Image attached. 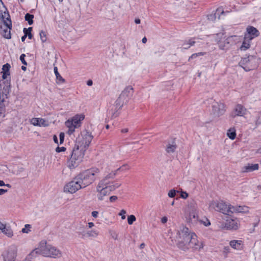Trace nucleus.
<instances>
[{
  "label": "nucleus",
  "instance_id": "bb28decb",
  "mask_svg": "<svg viewBox=\"0 0 261 261\" xmlns=\"http://www.w3.org/2000/svg\"><path fill=\"white\" fill-rule=\"evenodd\" d=\"M219 206H222V204H220V201H215L213 200L210 202L208 208L210 211L215 210L218 211Z\"/></svg>",
  "mask_w": 261,
  "mask_h": 261
},
{
  "label": "nucleus",
  "instance_id": "412c9836",
  "mask_svg": "<svg viewBox=\"0 0 261 261\" xmlns=\"http://www.w3.org/2000/svg\"><path fill=\"white\" fill-rule=\"evenodd\" d=\"M247 109L240 104L237 105L233 111V117L243 116L247 113Z\"/></svg>",
  "mask_w": 261,
  "mask_h": 261
},
{
  "label": "nucleus",
  "instance_id": "2f4dec72",
  "mask_svg": "<svg viewBox=\"0 0 261 261\" xmlns=\"http://www.w3.org/2000/svg\"><path fill=\"white\" fill-rule=\"evenodd\" d=\"M2 15V17L4 21L9 22L10 21H11L10 18V15L7 11V9L6 10L3 9V11L2 12V14H1Z\"/></svg>",
  "mask_w": 261,
  "mask_h": 261
},
{
  "label": "nucleus",
  "instance_id": "5fc2aeb1",
  "mask_svg": "<svg viewBox=\"0 0 261 261\" xmlns=\"http://www.w3.org/2000/svg\"><path fill=\"white\" fill-rule=\"evenodd\" d=\"M117 199V197L116 196H112L110 197V201L111 202L115 201Z\"/></svg>",
  "mask_w": 261,
  "mask_h": 261
},
{
  "label": "nucleus",
  "instance_id": "6e6d98bb",
  "mask_svg": "<svg viewBox=\"0 0 261 261\" xmlns=\"http://www.w3.org/2000/svg\"><path fill=\"white\" fill-rule=\"evenodd\" d=\"M91 215L94 218H97L98 215V212L97 211H93Z\"/></svg>",
  "mask_w": 261,
  "mask_h": 261
},
{
  "label": "nucleus",
  "instance_id": "a19ab883",
  "mask_svg": "<svg viewBox=\"0 0 261 261\" xmlns=\"http://www.w3.org/2000/svg\"><path fill=\"white\" fill-rule=\"evenodd\" d=\"M40 37L42 42H45L46 41V36L45 32L41 31L40 32Z\"/></svg>",
  "mask_w": 261,
  "mask_h": 261
},
{
  "label": "nucleus",
  "instance_id": "a18cd8bd",
  "mask_svg": "<svg viewBox=\"0 0 261 261\" xmlns=\"http://www.w3.org/2000/svg\"><path fill=\"white\" fill-rule=\"evenodd\" d=\"M3 9L6 10V8L4 6V3H3L2 1L0 0V14H2Z\"/></svg>",
  "mask_w": 261,
  "mask_h": 261
},
{
  "label": "nucleus",
  "instance_id": "37998d69",
  "mask_svg": "<svg viewBox=\"0 0 261 261\" xmlns=\"http://www.w3.org/2000/svg\"><path fill=\"white\" fill-rule=\"evenodd\" d=\"M176 193V191L174 189H172L169 191L168 195L169 197L173 198L175 196Z\"/></svg>",
  "mask_w": 261,
  "mask_h": 261
},
{
  "label": "nucleus",
  "instance_id": "c03bdc74",
  "mask_svg": "<svg viewBox=\"0 0 261 261\" xmlns=\"http://www.w3.org/2000/svg\"><path fill=\"white\" fill-rule=\"evenodd\" d=\"M197 215L195 212H192L189 215V219L192 221L193 219H196Z\"/></svg>",
  "mask_w": 261,
  "mask_h": 261
},
{
  "label": "nucleus",
  "instance_id": "7ed1b4c3",
  "mask_svg": "<svg viewBox=\"0 0 261 261\" xmlns=\"http://www.w3.org/2000/svg\"><path fill=\"white\" fill-rule=\"evenodd\" d=\"M99 170L97 168H92L85 170L78 175L77 179L80 180L83 187L85 188L91 184L96 178Z\"/></svg>",
  "mask_w": 261,
  "mask_h": 261
},
{
  "label": "nucleus",
  "instance_id": "de8ad7c7",
  "mask_svg": "<svg viewBox=\"0 0 261 261\" xmlns=\"http://www.w3.org/2000/svg\"><path fill=\"white\" fill-rule=\"evenodd\" d=\"M126 211L124 210H122L119 214V215L121 216V219L124 220L125 219Z\"/></svg>",
  "mask_w": 261,
  "mask_h": 261
},
{
  "label": "nucleus",
  "instance_id": "4c0bfd02",
  "mask_svg": "<svg viewBox=\"0 0 261 261\" xmlns=\"http://www.w3.org/2000/svg\"><path fill=\"white\" fill-rule=\"evenodd\" d=\"M119 110H115V107L114 106H113L111 110L109 111V114H110L112 117H116L118 116V111Z\"/></svg>",
  "mask_w": 261,
  "mask_h": 261
},
{
  "label": "nucleus",
  "instance_id": "052dcab7",
  "mask_svg": "<svg viewBox=\"0 0 261 261\" xmlns=\"http://www.w3.org/2000/svg\"><path fill=\"white\" fill-rule=\"evenodd\" d=\"M5 227H6L5 225L3 223H2L0 221V230H1L2 231L4 229H5Z\"/></svg>",
  "mask_w": 261,
  "mask_h": 261
},
{
  "label": "nucleus",
  "instance_id": "39448f33",
  "mask_svg": "<svg viewBox=\"0 0 261 261\" xmlns=\"http://www.w3.org/2000/svg\"><path fill=\"white\" fill-rule=\"evenodd\" d=\"M177 246L182 250H186L189 248L200 249L203 247V242L197 240V236L194 233H192V236L188 241L186 242L180 241L178 243Z\"/></svg>",
  "mask_w": 261,
  "mask_h": 261
},
{
  "label": "nucleus",
  "instance_id": "a878e982",
  "mask_svg": "<svg viewBox=\"0 0 261 261\" xmlns=\"http://www.w3.org/2000/svg\"><path fill=\"white\" fill-rule=\"evenodd\" d=\"M10 65L8 63H7L3 65L2 71V73H3L2 77L3 79H7L8 76L10 75Z\"/></svg>",
  "mask_w": 261,
  "mask_h": 261
},
{
  "label": "nucleus",
  "instance_id": "e2e57ef3",
  "mask_svg": "<svg viewBox=\"0 0 261 261\" xmlns=\"http://www.w3.org/2000/svg\"><path fill=\"white\" fill-rule=\"evenodd\" d=\"M31 31H28L27 36H28V38L29 39H31L33 37V35L32 34Z\"/></svg>",
  "mask_w": 261,
  "mask_h": 261
},
{
  "label": "nucleus",
  "instance_id": "c85d7f7f",
  "mask_svg": "<svg viewBox=\"0 0 261 261\" xmlns=\"http://www.w3.org/2000/svg\"><path fill=\"white\" fill-rule=\"evenodd\" d=\"M176 148V144L175 142L173 140L171 143H169L167 145L166 151L169 153H173L174 152Z\"/></svg>",
  "mask_w": 261,
  "mask_h": 261
},
{
  "label": "nucleus",
  "instance_id": "423d86ee",
  "mask_svg": "<svg viewBox=\"0 0 261 261\" xmlns=\"http://www.w3.org/2000/svg\"><path fill=\"white\" fill-rule=\"evenodd\" d=\"M84 115L83 114L76 115L65 122V125L68 128L67 133L69 135L72 134L75 131V128L81 126V121L84 120Z\"/></svg>",
  "mask_w": 261,
  "mask_h": 261
},
{
  "label": "nucleus",
  "instance_id": "4be33fe9",
  "mask_svg": "<svg viewBox=\"0 0 261 261\" xmlns=\"http://www.w3.org/2000/svg\"><path fill=\"white\" fill-rule=\"evenodd\" d=\"M133 93V88L132 86H127L121 93L120 96L126 101L132 95Z\"/></svg>",
  "mask_w": 261,
  "mask_h": 261
},
{
  "label": "nucleus",
  "instance_id": "aec40b11",
  "mask_svg": "<svg viewBox=\"0 0 261 261\" xmlns=\"http://www.w3.org/2000/svg\"><path fill=\"white\" fill-rule=\"evenodd\" d=\"M220 204H222V206H219L218 212L227 215H230L232 214L231 205L227 204L222 201H220Z\"/></svg>",
  "mask_w": 261,
  "mask_h": 261
},
{
  "label": "nucleus",
  "instance_id": "49530a36",
  "mask_svg": "<svg viewBox=\"0 0 261 261\" xmlns=\"http://www.w3.org/2000/svg\"><path fill=\"white\" fill-rule=\"evenodd\" d=\"M25 57V55L24 54H21L20 57V61H21L23 65H27V62L24 60V57Z\"/></svg>",
  "mask_w": 261,
  "mask_h": 261
},
{
  "label": "nucleus",
  "instance_id": "7c9ffc66",
  "mask_svg": "<svg viewBox=\"0 0 261 261\" xmlns=\"http://www.w3.org/2000/svg\"><path fill=\"white\" fill-rule=\"evenodd\" d=\"M54 70L55 74L56 75L57 80V83H63L65 82V80L61 76V75L59 74V73L58 71V68L57 67L55 66L54 68Z\"/></svg>",
  "mask_w": 261,
  "mask_h": 261
},
{
  "label": "nucleus",
  "instance_id": "f257e3e1",
  "mask_svg": "<svg viewBox=\"0 0 261 261\" xmlns=\"http://www.w3.org/2000/svg\"><path fill=\"white\" fill-rule=\"evenodd\" d=\"M115 176V173L109 174L98 182L96 188L97 197L98 200H103L106 196L109 195L111 192L121 186V184H114L112 182V180Z\"/></svg>",
  "mask_w": 261,
  "mask_h": 261
},
{
  "label": "nucleus",
  "instance_id": "8fccbe9b",
  "mask_svg": "<svg viewBox=\"0 0 261 261\" xmlns=\"http://www.w3.org/2000/svg\"><path fill=\"white\" fill-rule=\"evenodd\" d=\"M216 14H210L207 16V18L209 20L214 21L216 19Z\"/></svg>",
  "mask_w": 261,
  "mask_h": 261
},
{
  "label": "nucleus",
  "instance_id": "9b49d317",
  "mask_svg": "<svg viewBox=\"0 0 261 261\" xmlns=\"http://www.w3.org/2000/svg\"><path fill=\"white\" fill-rule=\"evenodd\" d=\"M84 188L77 177L74 180L67 183L64 187V191L65 192L73 194L79 190Z\"/></svg>",
  "mask_w": 261,
  "mask_h": 261
},
{
  "label": "nucleus",
  "instance_id": "774afa93",
  "mask_svg": "<svg viewBox=\"0 0 261 261\" xmlns=\"http://www.w3.org/2000/svg\"><path fill=\"white\" fill-rule=\"evenodd\" d=\"M53 139H54V142L57 143V144H58V138L56 136V135H54V137H53Z\"/></svg>",
  "mask_w": 261,
  "mask_h": 261
},
{
  "label": "nucleus",
  "instance_id": "603ef678",
  "mask_svg": "<svg viewBox=\"0 0 261 261\" xmlns=\"http://www.w3.org/2000/svg\"><path fill=\"white\" fill-rule=\"evenodd\" d=\"M256 124H261V112L258 114V116L256 120Z\"/></svg>",
  "mask_w": 261,
  "mask_h": 261
},
{
  "label": "nucleus",
  "instance_id": "79ce46f5",
  "mask_svg": "<svg viewBox=\"0 0 261 261\" xmlns=\"http://www.w3.org/2000/svg\"><path fill=\"white\" fill-rule=\"evenodd\" d=\"M31 227V225L25 224L24 227L22 229L21 231L23 233H28L30 231V228Z\"/></svg>",
  "mask_w": 261,
  "mask_h": 261
},
{
  "label": "nucleus",
  "instance_id": "f704fd0d",
  "mask_svg": "<svg viewBox=\"0 0 261 261\" xmlns=\"http://www.w3.org/2000/svg\"><path fill=\"white\" fill-rule=\"evenodd\" d=\"M2 231L10 238L12 237L13 235V231L9 227H5V229H4Z\"/></svg>",
  "mask_w": 261,
  "mask_h": 261
},
{
  "label": "nucleus",
  "instance_id": "c756f323",
  "mask_svg": "<svg viewBox=\"0 0 261 261\" xmlns=\"http://www.w3.org/2000/svg\"><path fill=\"white\" fill-rule=\"evenodd\" d=\"M250 39H247L244 37V40L243 42L242 45L240 47V50L242 51H245L246 49H248L250 46Z\"/></svg>",
  "mask_w": 261,
  "mask_h": 261
},
{
  "label": "nucleus",
  "instance_id": "dca6fc26",
  "mask_svg": "<svg viewBox=\"0 0 261 261\" xmlns=\"http://www.w3.org/2000/svg\"><path fill=\"white\" fill-rule=\"evenodd\" d=\"M240 227V221L237 218L228 219L225 224V228L229 230H237Z\"/></svg>",
  "mask_w": 261,
  "mask_h": 261
},
{
  "label": "nucleus",
  "instance_id": "ea45409f",
  "mask_svg": "<svg viewBox=\"0 0 261 261\" xmlns=\"http://www.w3.org/2000/svg\"><path fill=\"white\" fill-rule=\"evenodd\" d=\"M136 220L135 216L133 215H131L127 217V222L129 225H132Z\"/></svg>",
  "mask_w": 261,
  "mask_h": 261
},
{
  "label": "nucleus",
  "instance_id": "bf43d9fd",
  "mask_svg": "<svg viewBox=\"0 0 261 261\" xmlns=\"http://www.w3.org/2000/svg\"><path fill=\"white\" fill-rule=\"evenodd\" d=\"M7 192V190L0 189V195H2Z\"/></svg>",
  "mask_w": 261,
  "mask_h": 261
},
{
  "label": "nucleus",
  "instance_id": "5701e85b",
  "mask_svg": "<svg viewBox=\"0 0 261 261\" xmlns=\"http://www.w3.org/2000/svg\"><path fill=\"white\" fill-rule=\"evenodd\" d=\"M258 164H247L242 168V172L248 173L252 172L258 169Z\"/></svg>",
  "mask_w": 261,
  "mask_h": 261
},
{
  "label": "nucleus",
  "instance_id": "f3484780",
  "mask_svg": "<svg viewBox=\"0 0 261 261\" xmlns=\"http://www.w3.org/2000/svg\"><path fill=\"white\" fill-rule=\"evenodd\" d=\"M39 255H42V249H41V244L39 243L38 247L33 250L25 257V261H31L36 258Z\"/></svg>",
  "mask_w": 261,
  "mask_h": 261
},
{
  "label": "nucleus",
  "instance_id": "20e7f679",
  "mask_svg": "<svg viewBox=\"0 0 261 261\" xmlns=\"http://www.w3.org/2000/svg\"><path fill=\"white\" fill-rule=\"evenodd\" d=\"M40 244L43 256L54 258H60L62 256V252L60 250L56 247L47 244L46 241H41Z\"/></svg>",
  "mask_w": 261,
  "mask_h": 261
},
{
  "label": "nucleus",
  "instance_id": "0eeeda50",
  "mask_svg": "<svg viewBox=\"0 0 261 261\" xmlns=\"http://www.w3.org/2000/svg\"><path fill=\"white\" fill-rule=\"evenodd\" d=\"M232 38V36L226 37L223 33L215 35V39L221 50H227L230 47Z\"/></svg>",
  "mask_w": 261,
  "mask_h": 261
},
{
  "label": "nucleus",
  "instance_id": "c9c22d12",
  "mask_svg": "<svg viewBox=\"0 0 261 261\" xmlns=\"http://www.w3.org/2000/svg\"><path fill=\"white\" fill-rule=\"evenodd\" d=\"M34 15L29 13H27L25 15V20L27 21L29 25H32L33 23Z\"/></svg>",
  "mask_w": 261,
  "mask_h": 261
},
{
  "label": "nucleus",
  "instance_id": "f03ea898",
  "mask_svg": "<svg viewBox=\"0 0 261 261\" xmlns=\"http://www.w3.org/2000/svg\"><path fill=\"white\" fill-rule=\"evenodd\" d=\"M86 148L76 143L72 152L70 159L68 162V167L73 169L77 167L82 161Z\"/></svg>",
  "mask_w": 261,
  "mask_h": 261
},
{
  "label": "nucleus",
  "instance_id": "6e6552de",
  "mask_svg": "<svg viewBox=\"0 0 261 261\" xmlns=\"http://www.w3.org/2000/svg\"><path fill=\"white\" fill-rule=\"evenodd\" d=\"M257 60L256 57L250 56L242 59L239 64L245 71H248L257 67Z\"/></svg>",
  "mask_w": 261,
  "mask_h": 261
},
{
  "label": "nucleus",
  "instance_id": "13d9d810",
  "mask_svg": "<svg viewBox=\"0 0 261 261\" xmlns=\"http://www.w3.org/2000/svg\"><path fill=\"white\" fill-rule=\"evenodd\" d=\"M198 56H197V55L195 53V54H192L189 58V61H190V60L191 59H195L196 58H197Z\"/></svg>",
  "mask_w": 261,
  "mask_h": 261
},
{
  "label": "nucleus",
  "instance_id": "6ab92c4d",
  "mask_svg": "<svg viewBox=\"0 0 261 261\" xmlns=\"http://www.w3.org/2000/svg\"><path fill=\"white\" fill-rule=\"evenodd\" d=\"M258 35V31L256 28L250 27L247 29V32L245 34L244 37L247 39L252 40Z\"/></svg>",
  "mask_w": 261,
  "mask_h": 261
},
{
  "label": "nucleus",
  "instance_id": "473e14b6",
  "mask_svg": "<svg viewBox=\"0 0 261 261\" xmlns=\"http://www.w3.org/2000/svg\"><path fill=\"white\" fill-rule=\"evenodd\" d=\"M195 41L192 39L186 41L182 44V47L184 49H187L189 48L191 46L193 45Z\"/></svg>",
  "mask_w": 261,
  "mask_h": 261
},
{
  "label": "nucleus",
  "instance_id": "cd10ccee",
  "mask_svg": "<svg viewBox=\"0 0 261 261\" xmlns=\"http://www.w3.org/2000/svg\"><path fill=\"white\" fill-rule=\"evenodd\" d=\"M125 102L126 101L119 95V97L115 101V104L114 105V107H115V110H120Z\"/></svg>",
  "mask_w": 261,
  "mask_h": 261
},
{
  "label": "nucleus",
  "instance_id": "69168bd1",
  "mask_svg": "<svg viewBox=\"0 0 261 261\" xmlns=\"http://www.w3.org/2000/svg\"><path fill=\"white\" fill-rule=\"evenodd\" d=\"M203 224H204L205 226H209V225L211 224V223H210V222L209 221V220H206V222H203Z\"/></svg>",
  "mask_w": 261,
  "mask_h": 261
},
{
  "label": "nucleus",
  "instance_id": "2eb2a0df",
  "mask_svg": "<svg viewBox=\"0 0 261 261\" xmlns=\"http://www.w3.org/2000/svg\"><path fill=\"white\" fill-rule=\"evenodd\" d=\"M11 27V21H10L9 22L4 21V24L0 26L1 34L6 39H10L11 37L10 33Z\"/></svg>",
  "mask_w": 261,
  "mask_h": 261
},
{
  "label": "nucleus",
  "instance_id": "e433bc0d",
  "mask_svg": "<svg viewBox=\"0 0 261 261\" xmlns=\"http://www.w3.org/2000/svg\"><path fill=\"white\" fill-rule=\"evenodd\" d=\"M227 135L230 139L233 140L236 137L235 130L234 129L231 128L228 129L227 133Z\"/></svg>",
  "mask_w": 261,
  "mask_h": 261
},
{
  "label": "nucleus",
  "instance_id": "4d7b16f0",
  "mask_svg": "<svg viewBox=\"0 0 261 261\" xmlns=\"http://www.w3.org/2000/svg\"><path fill=\"white\" fill-rule=\"evenodd\" d=\"M111 236H112V237L115 239V240H117L118 239V234L115 232H113L112 234H111Z\"/></svg>",
  "mask_w": 261,
  "mask_h": 261
},
{
  "label": "nucleus",
  "instance_id": "680f3d73",
  "mask_svg": "<svg viewBox=\"0 0 261 261\" xmlns=\"http://www.w3.org/2000/svg\"><path fill=\"white\" fill-rule=\"evenodd\" d=\"M167 217H163V218H162V219H161V222H162V223H166V222H167Z\"/></svg>",
  "mask_w": 261,
  "mask_h": 261
},
{
  "label": "nucleus",
  "instance_id": "1a4fd4ad",
  "mask_svg": "<svg viewBox=\"0 0 261 261\" xmlns=\"http://www.w3.org/2000/svg\"><path fill=\"white\" fill-rule=\"evenodd\" d=\"M79 237L82 239H94L96 238L99 235V231L96 229H91L90 230H86L83 225L79 228V231L77 232Z\"/></svg>",
  "mask_w": 261,
  "mask_h": 261
},
{
  "label": "nucleus",
  "instance_id": "58836bf2",
  "mask_svg": "<svg viewBox=\"0 0 261 261\" xmlns=\"http://www.w3.org/2000/svg\"><path fill=\"white\" fill-rule=\"evenodd\" d=\"M32 30V27H30L28 29H27V28H24L23 29V33L24 34V35L21 37V41L22 42L24 41V40H25L27 37V34H28V31H31Z\"/></svg>",
  "mask_w": 261,
  "mask_h": 261
},
{
  "label": "nucleus",
  "instance_id": "72a5a7b5",
  "mask_svg": "<svg viewBox=\"0 0 261 261\" xmlns=\"http://www.w3.org/2000/svg\"><path fill=\"white\" fill-rule=\"evenodd\" d=\"M5 105L4 103V99H0V118L5 116Z\"/></svg>",
  "mask_w": 261,
  "mask_h": 261
},
{
  "label": "nucleus",
  "instance_id": "b1692460",
  "mask_svg": "<svg viewBox=\"0 0 261 261\" xmlns=\"http://www.w3.org/2000/svg\"><path fill=\"white\" fill-rule=\"evenodd\" d=\"M229 245L236 250H241L243 247V243L241 240H232L229 242Z\"/></svg>",
  "mask_w": 261,
  "mask_h": 261
},
{
  "label": "nucleus",
  "instance_id": "393cba45",
  "mask_svg": "<svg viewBox=\"0 0 261 261\" xmlns=\"http://www.w3.org/2000/svg\"><path fill=\"white\" fill-rule=\"evenodd\" d=\"M232 214L233 213H248L249 208L246 206H231Z\"/></svg>",
  "mask_w": 261,
  "mask_h": 261
},
{
  "label": "nucleus",
  "instance_id": "4468645a",
  "mask_svg": "<svg viewBox=\"0 0 261 261\" xmlns=\"http://www.w3.org/2000/svg\"><path fill=\"white\" fill-rule=\"evenodd\" d=\"M212 108L214 115L217 117L224 115L226 111V106L223 102L214 103Z\"/></svg>",
  "mask_w": 261,
  "mask_h": 261
},
{
  "label": "nucleus",
  "instance_id": "a211bd4d",
  "mask_svg": "<svg viewBox=\"0 0 261 261\" xmlns=\"http://www.w3.org/2000/svg\"><path fill=\"white\" fill-rule=\"evenodd\" d=\"M30 122L34 126H38L40 127H45L49 125L48 121L42 118H33L31 119Z\"/></svg>",
  "mask_w": 261,
  "mask_h": 261
},
{
  "label": "nucleus",
  "instance_id": "ddd939ff",
  "mask_svg": "<svg viewBox=\"0 0 261 261\" xmlns=\"http://www.w3.org/2000/svg\"><path fill=\"white\" fill-rule=\"evenodd\" d=\"M81 136L82 137V140H80V139L79 138V140L76 143L86 149L92 141L93 138V136L90 132L87 130L82 132Z\"/></svg>",
  "mask_w": 261,
  "mask_h": 261
},
{
  "label": "nucleus",
  "instance_id": "f8f14e48",
  "mask_svg": "<svg viewBox=\"0 0 261 261\" xmlns=\"http://www.w3.org/2000/svg\"><path fill=\"white\" fill-rule=\"evenodd\" d=\"M193 232H190L189 229L184 226H181L180 227L177 233V236L176 238L178 239V243L180 241L186 242L189 240L190 237Z\"/></svg>",
  "mask_w": 261,
  "mask_h": 261
},
{
  "label": "nucleus",
  "instance_id": "0e129e2a",
  "mask_svg": "<svg viewBox=\"0 0 261 261\" xmlns=\"http://www.w3.org/2000/svg\"><path fill=\"white\" fill-rule=\"evenodd\" d=\"M94 226V224L93 222L88 223V226L89 228H91Z\"/></svg>",
  "mask_w": 261,
  "mask_h": 261
},
{
  "label": "nucleus",
  "instance_id": "864d4df0",
  "mask_svg": "<svg viewBox=\"0 0 261 261\" xmlns=\"http://www.w3.org/2000/svg\"><path fill=\"white\" fill-rule=\"evenodd\" d=\"M180 196L184 199H186L188 197V194L186 192H181Z\"/></svg>",
  "mask_w": 261,
  "mask_h": 261
},
{
  "label": "nucleus",
  "instance_id": "9d476101",
  "mask_svg": "<svg viewBox=\"0 0 261 261\" xmlns=\"http://www.w3.org/2000/svg\"><path fill=\"white\" fill-rule=\"evenodd\" d=\"M17 254V247L11 245L2 253L4 261H15Z\"/></svg>",
  "mask_w": 261,
  "mask_h": 261
},
{
  "label": "nucleus",
  "instance_id": "338daca9",
  "mask_svg": "<svg viewBox=\"0 0 261 261\" xmlns=\"http://www.w3.org/2000/svg\"><path fill=\"white\" fill-rule=\"evenodd\" d=\"M87 85H88V86H92V84H93V82H92V80H88V81H87Z\"/></svg>",
  "mask_w": 261,
  "mask_h": 261
},
{
  "label": "nucleus",
  "instance_id": "09e8293b",
  "mask_svg": "<svg viewBox=\"0 0 261 261\" xmlns=\"http://www.w3.org/2000/svg\"><path fill=\"white\" fill-rule=\"evenodd\" d=\"M59 138H60V144H61L64 142V134L63 133H61L59 135Z\"/></svg>",
  "mask_w": 261,
  "mask_h": 261
},
{
  "label": "nucleus",
  "instance_id": "3c124183",
  "mask_svg": "<svg viewBox=\"0 0 261 261\" xmlns=\"http://www.w3.org/2000/svg\"><path fill=\"white\" fill-rule=\"evenodd\" d=\"M66 150V148L64 147H57L56 149V151L57 152H60L62 151H64Z\"/></svg>",
  "mask_w": 261,
  "mask_h": 261
}]
</instances>
